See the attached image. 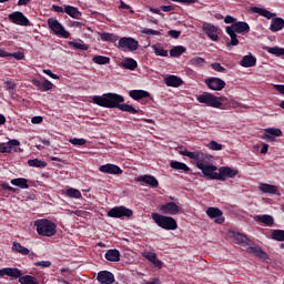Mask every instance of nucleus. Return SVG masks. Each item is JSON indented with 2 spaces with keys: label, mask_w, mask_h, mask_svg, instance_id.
Instances as JSON below:
<instances>
[{
  "label": "nucleus",
  "mask_w": 284,
  "mask_h": 284,
  "mask_svg": "<svg viewBox=\"0 0 284 284\" xmlns=\"http://www.w3.org/2000/svg\"><path fill=\"white\" fill-rule=\"evenodd\" d=\"M123 102H124V98L114 93H106V94H103L102 97L92 98V103L101 108H106V109L118 108L120 111L128 112L130 114L139 113V111L134 109L132 105L121 104Z\"/></svg>",
  "instance_id": "obj_1"
},
{
  "label": "nucleus",
  "mask_w": 284,
  "mask_h": 284,
  "mask_svg": "<svg viewBox=\"0 0 284 284\" xmlns=\"http://www.w3.org/2000/svg\"><path fill=\"white\" fill-rule=\"evenodd\" d=\"M251 31L250 24L247 22H233L231 27H225V32L230 37V42L227 45L236 47L240 44V40L237 39L236 33H248Z\"/></svg>",
  "instance_id": "obj_2"
},
{
  "label": "nucleus",
  "mask_w": 284,
  "mask_h": 284,
  "mask_svg": "<svg viewBox=\"0 0 284 284\" xmlns=\"http://www.w3.org/2000/svg\"><path fill=\"white\" fill-rule=\"evenodd\" d=\"M33 225H36L38 235L51 237L57 233V225L52 221L42 219L36 221Z\"/></svg>",
  "instance_id": "obj_3"
},
{
  "label": "nucleus",
  "mask_w": 284,
  "mask_h": 284,
  "mask_svg": "<svg viewBox=\"0 0 284 284\" xmlns=\"http://www.w3.org/2000/svg\"><path fill=\"white\" fill-rule=\"evenodd\" d=\"M151 217L159 227L165 231H174L179 227L176 220L171 216L153 213Z\"/></svg>",
  "instance_id": "obj_4"
},
{
  "label": "nucleus",
  "mask_w": 284,
  "mask_h": 284,
  "mask_svg": "<svg viewBox=\"0 0 284 284\" xmlns=\"http://www.w3.org/2000/svg\"><path fill=\"white\" fill-rule=\"evenodd\" d=\"M196 101L199 103L205 104L207 106H212L215 109H221L223 103L221 101H224V98H217L211 93H203L196 98Z\"/></svg>",
  "instance_id": "obj_5"
},
{
  "label": "nucleus",
  "mask_w": 284,
  "mask_h": 284,
  "mask_svg": "<svg viewBox=\"0 0 284 284\" xmlns=\"http://www.w3.org/2000/svg\"><path fill=\"white\" fill-rule=\"evenodd\" d=\"M195 165L207 180H219L220 173H217V166L207 164L205 160L203 162L195 163Z\"/></svg>",
  "instance_id": "obj_6"
},
{
  "label": "nucleus",
  "mask_w": 284,
  "mask_h": 284,
  "mask_svg": "<svg viewBox=\"0 0 284 284\" xmlns=\"http://www.w3.org/2000/svg\"><path fill=\"white\" fill-rule=\"evenodd\" d=\"M47 24H49V29H51V32H53V34L64 39H69V31L64 29L59 20H55L54 18H49V20H47Z\"/></svg>",
  "instance_id": "obj_7"
},
{
  "label": "nucleus",
  "mask_w": 284,
  "mask_h": 284,
  "mask_svg": "<svg viewBox=\"0 0 284 284\" xmlns=\"http://www.w3.org/2000/svg\"><path fill=\"white\" fill-rule=\"evenodd\" d=\"M118 48L124 51L134 52L139 49V42L138 40H134V38H120Z\"/></svg>",
  "instance_id": "obj_8"
},
{
  "label": "nucleus",
  "mask_w": 284,
  "mask_h": 284,
  "mask_svg": "<svg viewBox=\"0 0 284 284\" xmlns=\"http://www.w3.org/2000/svg\"><path fill=\"white\" fill-rule=\"evenodd\" d=\"M106 215L113 219L131 217L133 215V211L124 206H115L108 211Z\"/></svg>",
  "instance_id": "obj_9"
},
{
  "label": "nucleus",
  "mask_w": 284,
  "mask_h": 284,
  "mask_svg": "<svg viewBox=\"0 0 284 284\" xmlns=\"http://www.w3.org/2000/svg\"><path fill=\"white\" fill-rule=\"evenodd\" d=\"M9 19L16 26L29 27L30 20L21 11H13L9 14Z\"/></svg>",
  "instance_id": "obj_10"
},
{
  "label": "nucleus",
  "mask_w": 284,
  "mask_h": 284,
  "mask_svg": "<svg viewBox=\"0 0 284 284\" xmlns=\"http://www.w3.org/2000/svg\"><path fill=\"white\" fill-rule=\"evenodd\" d=\"M205 85L212 91H222L226 87V83L222 79L211 78L205 80Z\"/></svg>",
  "instance_id": "obj_11"
},
{
  "label": "nucleus",
  "mask_w": 284,
  "mask_h": 284,
  "mask_svg": "<svg viewBox=\"0 0 284 284\" xmlns=\"http://www.w3.org/2000/svg\"><path fill=\"white\" fill-rule=\"evenodd\" d=\"M202 30L204 33L209 37L211 41H217V27H214V24H210V22H204Z\"/></svg>",
  "instance_id": "obj_12"
},
{
  "label": "nucleus",
  "mask_w": 284,
  "mask_h": 284,
  "mask_svg": "<svg viewBox=\"0 0 284 284\" xmlns=\"http://www.w3.org/2000/svg\"><path fill=\"white\" fill-rule=\"evenodd\" d=\"M206 215L211 219H214V222L217 224H223L225 222V219L223 217V212L216 207L207 209Z\"/></svg>",
  "instance_id": "obj_13"
},
{
  "label": "nucleus",
  "mask_w": 284,
  "mask_h": 284,
  "mask_svg": "<svg viewBox=\"0 0 284 284\" xmlns=\"http://www.w3.org/2000/svg\"><path fill=\"white\" fill-rule=\"evenodd\" d=\"M97 280L100 284H113L115 281L114 275L109 271H100L97 275Z\"/></svg>",
  "instance_id": "obj_14"
},
{
  "label": "nucleus",
  "mask_w": 284,
  "mask_h": 284,
  "mask_svg": "<svg viewBox=\"0 0 284 284\" xmlns=\"http://www.w3.org/2000/svg\"><path fill=\"white\" fill-rule=\"evenodd\" d=\"M162 214L176 215L180 213V207L174 203L170 202L159 207Z\"/></svg>",
  "instance_id": "obj_15"
},
{
  "label": "nucleus",
  "mask_w": 284,
  "mask_h": 284,
  "mask_svg": "<svg viewBox=\"0 0 284 284\" xmlns=\"http://www.w3.org/2000/svg\"><path fill=\"white\" fill-rule=\"evenodd\" d=\"M282 135H283V132L280 129H266L262 139L265 141L275 142L276 138H280Z\"/></svg>",
  "instance_id": "obj_16"
},
{
  "label": "nucleus",
  "mask_w": 284,
  "mask_h": 284,
  "mask_svg": "<svg viewBox=\"0 0 284 284\" xmlns=\"http://www.w3.org/2000/svg\"><path fill=\"white\" fill-rule=\"evenodd\" d=\"M99 171L105 174H111V175H119L123 173L121 168L115 164H104L99 168Z\"/></svg>",
  "instance_id": "obj_17"
},
{
  "label": "nucleus",
  "mask_w": 284,
  "mask_h": 284,
  "mask_svg": "<svg viewBox=\"0 0 284 284\" xmlns=\"http://www.w3.org/2000/svg\"><path fill=\"white\" fill-rule=\"evenodd\" d=\"M246 252L248 254H253L256 257H260L261 260L268 258V254L262 250L260 245L253 244L246 248Z\"/></svg>",
  "instance_id": "obj_18"
},
{
  "label": "nucleus",
  "mask_w": 284,
  "mask_h": 284,
  "mask_svg": "<svg viewBox=\"0 0 284 284\" xmlns=\"http://www.w3.org/2000/svg\"><path fill=\"white\" fill-rule=\"evenodd\" d=\"M239 174L236 170L231 168H221L219 169V181H226L227 178H235Z\"/></svg>",
  "instance_id": "obj_19"
},
{
  "label": "nucleus",
  "mask_w": 284,
  "mask_h": 284,
  "mask_svg": "<svg viewBox=\"0 0 284 284\" xmlns=\"http://www.w3.org/2000/svg\"><path fill=\"white\" fill-rule=\"evenodd\" d=\"M164 83L166 87L179 88L184 84L183 80L179 78V75H168L164 79Z\"/></svg>",
  "instance_id": "obj_20"
},
{
  "label": "nucleus",
  "mask_w": 284,
  "mask_h": 284,
  "mask_svg": "<svg viewBox=\"0 0 284 284\" xmlns=\"http://www.w3.org/2000/svg\"><path fill=\"white\" fill-rule=\"evenodd\" d=\"M250 12L260 14L268 20L276 17V13H272V11H267V9H262L261 7H250Z\"/></svg>",
  "instance_id": "obj_21"
},
{
  "label": "nucleus",
  "mask_w": 284,
  "mask_h": 284,
  "mask_svg": "<svg viewBox=\"0 0 284 284\" xmlns=\"http://www.w3.org/2000/svg\"><path fill=\"white\" fill-rule=\"evenodd\" d=\"M4 275H8L17 280V278H21L22 272L19 268L7 267V268L0 270V276H4Z\"/></svg>",
  "instance_id": "obj_22"
},
{
  "label": "nucleus",
  "mask_w": 284,
  "mask_h": 284,
  "mask_svg": "<svg viewBox=\"0 0 284 284\" xmlns=\"http://www.w3.org/2000/svg\"><path fill=\"white\" fill-rule=\"evenodd\" d=\"M136 182H143L144 184L151 186V187H158L159 186V181L156 178L152 175H141L136 178Z\"/></svg>",
  "instance_id": "obj_23"
},
{
  "label": "nucleus",
  "mask_w": 284,
  "mask_h": 284,
  "mask_svg": "<svg viewBox=\"0 0 284 284\" xmlns=\"http://www.w3.org/2000/svg\"><path fill=\"white\" fill-rule=\"evenodd\" d=\"M120 68L134 71L138 68V62L133 58H124L119 64Z\"/></svg>",
  "instance_id": "obj_24"
},
{
  "label": "nucleus",
  "mask_w": 284,
  "mask_h": 284,
  "mask_svg": "<svg viewBox=\"0 0 284 284\" xmlns=\"http://www.w3.org/2000/svg\"><path fill=\"white\" fill-rule=\"evenodd\" d=\"M258 190L262 193H265V194H271V195L277 194V195H281V193L278 191V187L276 185H270V184H266V183H262V184H260Z\"/></svg>",
  "instance_id": "obj_25"
},
{
  "label": "nucleus",
  "mask_w": 284,
  "mask_h": 284,
  "mask_svg": "<svg viewBox=\"0 0 284 284\" xmlns=\"http://www.w3.org/2000/svg\"><path fill=\"white\" fill-rule=\"evenodd\" d=\"M20 142L18 140H11L7 143L0 144V153H10L14 148L19 146Z\"/></svg>",
  "instance_id": "obj_26"
},
{
  "label": "nucleus",
  "mask_w": 284,
  "mask_h": 284,
  "mask_svg": "<svg viewBox=\"0 0 284 284\" xmlns=\"http://www.w3.org/2000/svg\"><path fill=\"white\" fill-rule=\"evenodd\" d=\"M256 62L257 60L255 55L248 54L242 58V60L240 61V65L243 68H253L256 65Z\"/></svg>",
  "instance_id": "obj_27"
},
{
  "label": "nucleus",
  "mask_w": 284,
  "mask_h": 284,
  "mask_svg": "<svg viewBox=\"0 0 284 284\" xmlns=\"http://www.w3.org/2000/svg\"><path fill=\"white\" fill-rule=\"evenodd\" d=\"M151 94L148 91L143 90H132L129 91V97L134 101H140L142 99L149 98Z\"/></svg>",
  "instance_id": "obj_28"
},
{
  "label": "nucleus",
  "mask_w": 284,
  "mask_h": 284,
  "mask_svg": "<svg viewBox=\"0 0 284 284\" xmlns=\"http://www.w3.org/2000/svg\"><path fill=\"white\" fill-rule=\"evenodd\" d=\"M104 258L109 262H120L121 253L119 250H108L104 254Z\"/></svg>",
  "instance_id": "obj_29"
},
{
  "label": "nucleus",
  "mask_w": 284,
  "mask_h": 284,
  "mask_svg": "<svg viewBox=\"0 0 284 284\" xmlns=\"http://www.w3.org/2000/svg\"><path fill=\"white\" fill-rule=\"evenodd\" d=\"M284 29V20L283 18H273L270 24V30L272 32H278Z\"/></svg>",
  "instance_id": "obj_30"
},
{
  "label": "nucleus",
  "mask_w": 284,
  "mask_h": 284,
  "mask_svg": "<svg viewBox=\"0 0 284 284\" xmlns=\"http://www.w3.org/2000/svg\"><path fill=\"white\" fill-rule=\"evenodd\" d=\"M186 156L189 159L196 161V163L204 162L205 160H210V158H211L210 155H205L201 152H189V153H186Z\"/></svg>",
  "instance_id": "obj_31"
},
{
  "label": "nucleus",
  "mask_w": 284,
  "mask_h": 284,
  "mask_svg": "<svg viewBox=\"0 0 284 284\" xmlns=\"http://www.w3.org/2000/svg\"><path fill=\"white\" fill-rule=\"evenodd\" d=\"M255 221L261 222L266 226H273L275 223L274 217L267 214L255 216Z\"/></svg>",
  "instance_id": "obj_32"
},
{
  "label": "nucleus",
  "mask_w": 284,
  "mask_h": 284,
  "mask_svg": "<svg viewBox=\"0 0 284 284\" xmlns=\"http://www.w3.org/2000/svg\"><path fill=\"white\" fill-rule=\"evenodd\" d=\"M64 13L69 14V17L73 18V19H81L82 13L81 11H79V9L77 7H70L67 6L64 7Z\"/></svg>",
  "instance_id": "obj_33"
},
{
  "label": "nucleus",
  "mask_w": 284,
  "mask_h": 284,
  "mask_svg": "<svg viewBox=\"0 0 284 284\" xmlns=\"http://www.w3.org/2000/svg\"><path fill=\"white\" fill-rule=\"evenodd\" d=\"M31 83H33V85L38 89H42V91H50L52 90L53 88V84L50 82V81H44V82H41V81H38V80H33L31 81Z\"/></svg>",
  "instance_id": "obj_34"
},
{
  "label": "nucleus",
  "mask_w": 284,
  "mask_h": 284,
  "mask_svg": "<svg viewBox=\"0 0 284 284\" xmlns=\"http://www.w3.org/2000/svg\"><path fill=\"white\" fill-rule=\"evenodd\" d=\"M170 168L173 170H176V171H183L185 173L191 171V169L186 164H184L182 162H178V161H171Z\"/></svg>",
  "instance_id": "obj_35"
},
{
  "label": "nucleus",
  "mask_w": 284,
  "mask_h": 284,
  "mask_svg": "<svg viewBox=\"0 0 284 284\" xmlns=\"http://www.w3.org/2000/svg\"><path fill=\"white\" fill-rule=\"evenodd\" d=\"M151 49L156 57H163V58L169 57V51H166V49H163L161 44H152Z\"/></svg>",
  "instance_id": "obj_36"
},
{
  "label": "nucleus",
  "mask_w": 284,
  "mask_h": 284,
  "mask_svg": "<svg viewBox=\"0 0 284 284\" xmlns=\"http://www.w3.org/2000/svg\"><path fill=\"white\" fill-rule=\"evenodd\" d=\"M185 52H186V47H182V45L173 47L172 49H170V57L179 58Z\"/></svg>",
  "instance_id": "obj_37"
},
{
  "label": "nucleus",
  "mask_w": 284,
  "mask_h": 284,
  "mask_svg": "<svg viewBox=\"0 0 284 284\" xmlns=\"http://www.w3.org/2000/svg\"><path fill=\"white\" fill-rule=\"evenodd\" d=\"M11 184L18 186L22 190L29 189L28 180L27 179H14L11 181Z\"/></svg>",
  "instance_id": "obj_38"
},
{
  "label": "nucleus",
  "mask_w": 284,
  "mask_h": 284,
  "mask_svg": "<svg viewBox=\"0 0 284 284\" xmlns=\"http://www.w3.org/2000/svg\"><path fill=\"white\" fill-rule=\"evenodd\" d=\"M233 240L235 243L241 244V245L248 244V241H250L247 236H245L244 234H241V233H234Z\"/></svg>",
  "instance_id": "obj_39"
},
{
  "label": "nucleus",
  "mask_w": 284,
  "mask_h": 284,
  "mask_svg": "<svg viewBox=\"0 0 284 284\" xmlns=\"http://www.w3.org/2000/svg\"><path fill=\"white\" fill-rule=\"evenodd\" d=\"M92 62L98 65H105L110 63V58H106V55H93Z\"/></svg>",
  "instance_id": "obj_40"
},
{
  "label": "nucleus",
  "mask_w": 284,
  "mask_h": 284,
  "mask_svg": "<svg viewBox=\"0 0 284 284\" xmlns=\"http://www.w3.org/2000/svg\"><path fill=\"white\" fill-rule=\"evenodd\" d=\"M271 239L277 242H284V230H273Z\"/></svg>",
  "instance_id": "obj_41"
},
{
  "label": "nucleus",
  "mask_w": 284,
  "mask_h": 284,
  "mask_svg": "<svg viewBox=\"0 0 284 284\" xmlns=\"http://www.w3.org/2000/svg\"><path fill=\"white\" fill-rule=\"evenodd\" d=\"M62 193H64V195H67L71 199H81L82 197V193L79 190L72 189V187Z\"/></svg>",
  "instance_id": "obj_42"
},
{
  "label": "nucleus",
  "mask_w": 284,
  "mask_h": 284,
  "mask_svg": "<svg viewBox=\"0 0 284 284\" xmlns=\"http://www.w3.org/2000/svg\"><path fill=\"white\" fill-rule=\"evenodd\" d=\"M12 250H13L14 252H18V253L22 254V255H29V254H30L29 248L22 246V245H21L20 243H18V242H14V243H13Z\"/></svg>",
  "instance_id": "obj_43"
},
{
  "label": "nucleus",
  "mask_w": 284,
  "mask_h": 284,
  "mask_svg": "<svg viewBox=\"0 0 284 284\" xmlns=\"http://www.w3.org/2000/svg\"><path fill=\"white\" fill-rule=\"evenodd\" d=\"M27 164H29V166L31 168H45L48 164L44 161L38 160V159H33V160H29L27 161Z\"/></svg>",
  "instance_id": "obj_44"
},
{
  "label": "nucleus",
  "mask_w": 284,
  "mask_h": 284,
  "mask_svg": "<svg viewBox=\"0 0 284 284\" xmlns=\"http://www.w3.org/2000/svg\"><path fill=\"white\" fill-rule=\"evenodd\" d=\"M100 39L105 42H115L118 41V36H114V33H100Z\"/></svg>",
  "instance_id": "obj_45"
},
{
  "label": "nucleus",
  "mask_w": 284,
  "mask_h": 284,
  "mask_svg": "<svg viewBox=\"0 0 284 284\" xmlns=\"http://www.w3.org/2000/svg\"><path fill=\"white\" fill-rule=\"evenodd\" d=\"M205 64V59L204 58H200V57H195V58H191L190 60V65H193V67H203Z\"/></svg>",
  "instance_id": "obj_46"
},
{
  "label": "nucleus",
  "mask_w": 284,
  "mask_h": 284,
  "mask_svg": "<svg viewBox=\"0 0 284 284\" xmlns=\"http://www.w3.org/2000/svg\"><path fill=\"white\" fill-rule=\"evenodd\" d=\"M267 52L276 57H284V49H281V47H270Z\"/></svg>",
  "instance_id": "obj_47"
},
{
  "label": "nucleus",
  "mask_w": 284,
  "mask_h": 284,
  "mask_svg": "<svg viewBox=\"0 0 284 284\" xmlns=\"http://www.w3.org/2000/svg\"><path fill=\"white\" fill-rule=\"evenodd\" d=\"M20 284H39L36 277L27 275L20 277Z\"/></svg>",
  "instance_id": "obj_48"
},
{
  "label": "nucleus",
  "mask_w": 284,
  "mask_h": 284,
  "mask_svg": "<svg viewBox=\"0 0 284 284\" xmlns=\"http://www.w3.org/2000/svg\"><path fill=\"white\" fill-rule=\"evenodd\" d=\"M69 143L75 145V146H83L88 143V141L85 139H69Z\"/></svg>",
  "instance_id": "obj_49"
},
{
  "label": "nucleus",
  "mask_w": 284,
  "mask_h": 284,
  "mask_svg": "<svg viewBox=\"0 0 284 284\" xmlns=\"http://www.w3.org/2000/svg\"><path fill=\"white\" fill-rule=\"evenodd\" d=\"M71 47H73L75 50H82L87 51L89 50L88 44H83V42H70Z\"/></svg>",
  "instance_id": "obj_50"
},
{
  "label": "nucleus",
  "mask_w": 284,
  "mask_h": 284,
  "mask_svg": "<svg viewBox=\"0 0 284 284\" xmlns=\"http://www.w3.org/2000/svg\"><path fill=\"white\" fill-rule=\"evenodd\" d=\"M207 148L212 151H222L223 150V145L222 144H219L217 142L215 141H211L209 144H207Z\"/></svg>",
  "instance_id": "obj_51"
},
{
  "label": "nucleus",
  "mask_w": 284,
  "mask_h": 284,
  "mask_svg": "<svg viewBox=\"0 0 284 284\" xmlns=\"http://www.w3.org/2000/svg\"><path fill=\"white\" fill-rule=\"evenodd\" d=\"M211 68H212L213 70H215L216 72H222V73L226 72L225 67H222V64H221L220 62H213V63L211 64Z\"/></svg>",
  "instance_id": "obj_52"
},
{
  "label": "nucleus",
  "mask_w": 284,
  "mask_h": 284,
  "mask_svg": "<svg viewBox=\"0 0 284 284\" xmlns=\"http://www.w3.org/2000/svg\"><path fill=\"white\" fill-rule=\"evenodd\" d=\"M141 33L146 36H161V31H155L154 29H142Z\"/></svg>",
  "instance_id": "obj_53"
},
{
  "label": "nucleus",
  "mask_w": 284,
  "mask_h": 284,
  "mask_svg": "<svg viewBox=\"0 0 284 284\" xmlns=\"http://www.w3.org/2000/svg\"><path fill=\"white\" fill-rule=\"evenodd\" d=\"M4 84H6V89L8 91H12V90H14L17 88V84H16V82L13 80H8V81H6Z\"/></svg>",
  "instance_id": "obj_54"
},
{
  "label": "nucleus",
  "mask_w": 284,
  "mask_h": 284,
  "mask_svg": "<svg viewBox=\"0 0 284 284\" xmlns=\"http://www.w3.org/2000/svg\"><path fill=\"white\" fill-rule=\"evenodd\" d=\"M142 255H143V257H145L150 262L154 261L158 257V255L153 252H145Z\"/></svg>",
  "instance_id": "obj_55"
},
{
  "label": "nucleus",
  "mask_w": 284,
  "mask_h": 284,
  "mask_svg": "<svg viewBox=\"0 0 284 284\" xmlns=\"http://www.w3.org/2000/svg\"><path fill=\"white\" fill-rule=\"evenodd\" d=\"M33 265L48 268L52 265V263L50 261H40V262H36V264Z\"/></svg>",
  "instance_id": "obj_56"
},
{
  "label": "nucleus",
  "mask_w": 284,
  "mask_h": 284,
  "mask_svg": "<svg viewBox=\"0 0 284 284\" xmlns=\"http://www.w3.org/2000/svg\"><path fill=\"white\" fill-rule=\"evenodd\" d=\"M168 36L172 39H179L181 37V31H175L174 29H171L168 31Z\"/></svg>",
  "instance_id": "obj_57"
},
{
  "label": "nucleus",
  "mask_w": 284,
  "mask_h": 284,
  "mask_svg": "<svg viewBox=\"0 0 284 284\" xmlns=\"http://www.w3.org/2000/svg\"><path fill=\"white\" fill-rule=\"evenodd\" d=\"M44 74L49 75L51 79L53 80H58L59 75H57V73H52L51 69H44Z\"/></svg>",
  "instance_id": "obj_58"
},
{
  "label": "nucleus",
  "mask_w": 284,
  "mask_h": 284,
  "mask_svg": "<svg viewBox=\"0 0 284 284\" xmlns=\"http://www.w3.org/2000/svg\"><path fill=\"white\" fill-rule=\"evenodd\" d=\"M1 187H2L3 190H8V191H11V192H13V193L17 192V189L10 186V185H9L8 183H6V182H3V183L1 184Z\"/></svg>",
  "instance_id": "obj_59"
},
{
  "label": "nucleus",
  "mask_w": 284,
  "mask_h": 284,
  "mask_svg": "<svg viewBox=\"0 0 284 284\" xmlns=\"http://www.w3.org/2000/svg\"><path fill=\"white\" fill-rule=\"evenodd\" d=\"M235 21H236V18H233V16H225V18H224V23L234 24V23H236Z\"/></svg>",
  "instance_id": "obj_60"
},
{
  "label": "nucleus",
  "mask_w": 284,
  "mask_h": 284,
  "mask_svg": "<svg viewBox=\"0 0 284 284\" xmlns=\"http://www.w3.org/2000/svg\"><path fill=\"white\" fill-rule=\"evenodd\" d=\"M151 263L158 268H161L163 266V262L158 260V256Z\"/></svg>",
  "instance_id": "obj_61"
},
{
  "label": "nucleus",
  "mask_w": 284,
  "mask_h": 284,
  "mask_svg": "<svg viewBox=\"0 0 284 284\" xmlns=\"http://www.w3.org/2000/svg\"><path fill=\"white\" fill-rule=\"evenodd\" d=\"M42 121V116H33V119H31V123L33 124H40Z\"/></svg>",
  "instance_id": "obj_62"
},
{
  "label": "nucleus",
  "mask_w": 284,
  "mask_h": 284,
  "mask_svg": "<svg viewBox=\"0 0 284 284\" xmlns=\"http://www.w3.org/2000/svg\"><path fill=\"white\" fill-rule=\"evenodd\" d=\"M274 89L284 95V85L276 84L274 85Z\"/></svg>",
  "instance_id": "obj_63"
},
{
  "label": "nucleus",
  "mask_w": 284,
  "mask_h": 284,
  "mask_svg": "<svg viewBox=\"0 0 284 284\" xmlns=\"http://www.w3.org/2000/svg\"><path fill=\"white\" fill-rule=\"evenodd\" d=\"M144 284H160V280L159 278H152L150 281L144 282Z\"/></svg>",
  "instance_id": "obj_64"
}]
</instances>
